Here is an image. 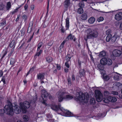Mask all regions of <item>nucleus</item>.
Instances as JSON below:
<instances>
[{
	"label": "nucleus",
	"mask_w": 122,
	"mask_h": 122,
	"mask_svg": "<svg viewBox=\"0 0 122 122\" xmlns=\"http://www.w3.org/2000/svg\"><path fill=\"white\" fill-rule=\"evenodd\" d=\"M51 108L53 110L56 111H58L60 110L64 114L66 117H70L73 116V114L69 111L65 110L63 107H61L60 105H58V106L55 104H52Z\"/></svg>",
	"instance_id": "nucleus-1"
},
{
	"label": "nucleus",
	"mask_w": 122,
	"mask_h": 122,
	"mask_svg": "<svg viewBox=\"0 0 122 122\" xmlns=\"http://www.w3.org/2000/svg\"><path fill=\"white\" fill-rule=\"evenodd\" d=\"M87 39H91L97 38L98 36V31L97 28H88L86 31Z\"/></svg>",
	"instance_id": "nucleus-2"
},
{
	"label": "nucleus",
	"mask_w": 122,
	"mask_h": 122,
	"mask_svg": "<svg viewBox=\"0 0 122 122\" xmlns=\"http://www.w3.org/2000/svg\"><path fill=\"white\" fill-rule=\"evenodd\" d=\"M67 93L66 92H59L57 93V96L58 99V101L61 102L63 99L66 100L72 99L73 97L69 95H67Z\"/></svg>",
	"instance_id": "nucleus-3"
},
{
	"label": "nucleus",
	"mask_w": 122,
	"mask_h": 122,
	"mask_svg": "<svg viewBox=\"0 0 122 122\" xmlns=\"http://www.w3.org/2000/svg\"><path fill=\"white\" fill-rule=\"evenodd\" d=\"M77 93L79 94L78 97H77V98L80 102L87 103L89 97V96L87 94H85L81 92H80Z\"/></svg>",
	"instance_id": "nucleus-4"
},
{
	"label": "nucleus",
	"mask_w": 122,
	"mask_h": 122,
	"mask_svg": "<svg viewBox=\"0 0 122 122\" xmlns=\"http://www.w3.org/2000/svg\"><path fill=\"white\" fill-rule=\"evenodd\" d=\"M4 111L7 114L9 115H12L13 112L12 105L11 103L6 105L4 107Z\"/></svg>",
	"instance_id": "nucleus-5"
},
{
	"label": "nucleus",
	"mask_w": 122,
	"mask_h": 122,
	"mask_svg": "<svg viewBox=\"0 0 122 122\" xmlns=\"http://www.w3.org/2000/svg\"><path fill=\"white\" fill-rule=\"evenodd\" d=\"M20 107L23 113L26 112V108H28L30 107V103L28 101H25L24 102H20Z\"/></svg>",
	"instance_id": "nucleus-6"
},
{
	"label": "nucleus",
	"mask_w": 122,
	"mask_h": 122,
	"mask_svg": "<svg viewBox=\"0 0 122 122\" xmlns=\"http://www.w3.org/2000/svg\"><path fill=\"white\" fill-rule=\"evenodd\" d=\"M119 36L117 35V33H115L114 35L112 37V35H109L106 37V40L107 42L110 41L112 43L115 42L117 38H119Z\"/></svg>",
	"instance_id": "nucleus-7"
},
{
	"label": "nucleus",
	"mask_w": 122,
	"mask_h": 122,
	"mask_svg": "<svg viewBox=\"0 0 122 122\" xmlns=\"http://www.w3.org/2000/svg\"><path fill=\"white\" fill-rule=\"evenodd\" d=\"M95 93L96 100L98 102L101 101L103 97L101 92L98 90H96L95 91Z\"/></svg>",
	"instance_id": "nucleus-8"
},
{
	"label": "nucleus",
	"mask_w": 122,
	"mask_h": 122,
	"mask_svg": "<svg viewBox=\"0 0 122 122\" xmlns=\"http://www.w3.org/2000/svg\"><path fill=\"white\" fill-rule=\"evenodd\" d=\"M103 100L105 103H107L109 102H115L117 101V98L115 97L109 96L103 99Z\"/></svg>",
	"instance_id": "nucleus-9"
},
{
	"label": "nucleus",
	"mask_w": 122,
	"mask_h": 122,
	"mask_svg": "<svg viewBox=\"0 0 122 122\" xmlns=\"http://www.w3.org/2000/svg\"><path fill=\"white\" fill-rule=\"evenodd\" d=\"M122 53V51L118 49H115L112 51V54L113 56H119Z\"/></svg>",
	"instance_id": "nucleus-10"
},
{
	"label": "nucleus",
	"mask_w": 122,
	"mask_h": 122,
	"mask_svg": "<svg viewBox=\"0 0 122 122\" xmlns=\"http://www.w3.org/2000/svg\"><path fill=\"white\" fill-rule=\"evenodd\" d=\"M115 20L119 21L122 19V12H120L116 14L115 15Z\"/></svg>",
	"instance_id": "nucleus-11"
},
{
	"label": "nucleus",
	"mask_w": 122,
	"mask_h": 122,
	"mask_svg": "<svg viewBox=\"0 0 122 122\" xmlns=\"http://www.w3.org/2000/svg\"><path fill=\"white\" fill-rule=\"evenodd\" d=\"M41 94V97L44 101L46 100V98L48 97V94L47 92L44 90H42Z\"/></svg>",
	"instance_id": "nucleus-12"
},
{
	"label": "nucleus",
	"mask_w": 122,
	"mask_h": 122,
	"mask_svg": "<svg viewBox=\"0 0 122 122\" xmlns=\"http://www.w3.org/2000/svg\"><path fill=\"white\" fill-rule=\"evenodd\" d=\"M18 105H16L14 107V112L16 114L19 113L20 112L21 109L19 107V109L18 107Z\"/></svg>",
	"instance_id": "nucleus-13"
},
{
	"label": "nucleus",
	"mask_w": 122,
	"mask_h": 122,
	"mask_svg": "<svg viewBox=\"0 0 122 122\" xmlns=\"http://www.w3.org/2000/svg\"><path fill=\"white\" fill-rule=\"evenodd\" d=\"M113 76V78L115 80H117L119 79L120 74L117 73L113 72L112 74Z\"/></svg>",
	"instance_id": "nucleus-14"
},
{
	"label": "nucleus",
	"mask_w": 122,
	"mask_h": 122,
	"mask_svg": "<svg viewBox=\"0 0 122 122\" xmlns=\"http://www.w3.org/2000/svg\"><path fill=\"white\" fill-rule=\"evenodd\" d=\"M69 18L67 17L66 20V24L65 27L66 30H67L68 29L69 27Z\"/></svg>",
	"instance_id": "nucleus-15"
},
{
	"label": "nucleus",
	"mask_w": 122,
	"mask_h": 122,
	"mask_svg": "<svg viewBox=\"0 0 122 122\" xmlns=\"http://www.w3.org/2000/svg\"><path fill=\"white\" fill-rule=\"evenodd\" d=\"M7 53V51L6 49H5L3 50L0 55V56H1V59H3L4 57Z\"/></svg>",
	"instance_id": "nucleus-16"
},
{
	"label": "nucleus",
	"mask_w": 122,
	"mask_h": 122,
	"mask_svg": "<svg viewBox=\"0 0 122 122\" xmlns=\"http://www.w3.org/2000/svg\"><path fill=\"white\" fill-rule=\"evenodd\" d=\"M107 59L105 58H102L100 61L101 64L102 65H105L107 64Z\"/></svg>",
	"instance_id": "nucleus-17"
},
{
	"label": "nucleus",
	"mask_w": 122,
	"mask_h": 122,
	"mask_svg": "<svg viewBox=\"0 0 122 122\" xmlns=\"http://www.w3.org/2000/svg\"><path fill=\"white\" fill-rule=\"evenodd\" d=\"M95 21V18L93 17H90L88 20V22L91 24H93Z\"/></svg>",
	"instance_id": "nucleus-18"
},
{
	"label": "nucleus",
	"mask_w": 122,
	"mask_h": 122,
	"mask_svg": "<svg viewBox=\"0 0 122 122\" xmlns=\"http://www.w3.org/2000/svg\"><path fill=\"white\" fill-rule=\"evenodd\" d=\"M70 3V0H66L64 3V5L67 8L69 6Z\"/></svg>",
	"instance_id": "nucleus-19"
},
{
	"label": "nucleus",
	"mask_w": 122,
	"mask_h": 122,
	"mask_svg": "<svg viewBox=\"0 0 122 122\" xmlns=\"http://www.w3.org/2000/svg\"><path fill=\"white\" fill-rule=\"evenodd\" d=\"M85 71L84 69H81L80 71L79 74L81 76H84L85 74Z\"/></svg>",
	"instance_id": "nucleus-20"
},
{
	"label": "nucleus",
	"mask_w": 122,
	"mask_h": 122,
	"mask_svg": "<svg viewBox=\"0 0 122 122\" xmlns=\"http://www.w3.org/2000/svg\"><path fill=\"white\" fill-rule=\"evenodd\" d=\"M44 77V75L40 73L37 75V79H43Z\"/></svg>",
	"instance_id": "nucleus-21"
},
{
	"label": "nucleus",
	"mask_w": 122,
	"mask_h": 122,
	"mask_svg": "<svg viewBox=\"0 0 122 122\" xmlns=\"http://www.w3.org/2000/svg\"><path fill=\"white\" fill-rule=\"evenodd\" d=\"M74 36L71 34H70L66 38V41H67L69 40H72L73 39Z\"/></svg>",
	"instance_id": "nucleus-22"
},
{
	"label": "nucleus",
	"mask_w": 122,
	"mask_h": 122,
	"mask_svg": "<svg viewBox=\"0 0 122 122\" xmlns=\"http://www.w3.org/2000/svg\"><path fill=\"white\" fill-rule=\"evenodd\" d=\"M87 18V14L86 13H84L81 16V18L83 20H86Z\"/></svg>",
	"instance_id": "nucleus-23"
},
{
	"label": "nucleus",
	"mask_w": 122,
	"mask_h": 122,
	"mask_svg": "<svg viewBox=\"0 0 122 122\" xmlns=\"http://www.w3.org/2000/svg\"><path fill=\"white\" fill-rule=\"evenodd\" d=\"M71 57V55L69 54H67L66 56V60L67 62L69 61Z\"/></svg>",
	"instance_id": "nucleus-24"
},
{
	"label": "nucleus",
	"mask_w": 122,
	"mask_h": 122,
	"mask_svg": "<svg viewBox=\"0 0 122 122\" xmlns=\"http://www.w3.org/2000/svg\"><path fill=\"white\" fill-rule=\"evenodd\" d=\"M46 61L48 63L51 62L53 60V58L50 57H48L46 58Z\"/></svg>",
	"instance_id": "nucleus-25"
},
{
	"label": "nucleus",
	"mask_w": 122,
	"mask_h": 122,
	"mask_svg": "<svg viewBox=\"0 0 122 122\" xmlns=\"http://www.w3.org/2000/svg\"><path fill=\"white\" fill-rule=\"evenodd\" d=\"M106 53L104 51H103L100 52L99 56L100 57H104L106 56Z\"/></svg>",
	"instance_id": "nucleus-26"
},
{
	"label": "nucleus",
	"mask_w": 122,
	"mask_h": 122,
	"mask_svg": "<svg viewBox=\"0 0 122 122\" xmlns=\"http://www.w3.org/2000/svg\"><path fill=\"white\" fill-rule=\"evenodd\" d=\"M110 76L109 75H103V77L104 79L105 80H109L110 78Z\"/></svg>",
	"instance_id": "nucleus-27"
},
{
	"label": "nucleus",
	"mask_w": 122,
	"mask_h": 122,
	"mask_svg": "<svg viewBox=\"0 0 122 122\" xmlns=\"http://www.w3.org/2000/svg\"><path fill=\"white\" fill-rule=\"evenodd\" d=\"M112 60L109 59H107V64L108 65H111L112 64Z\"/></svg>",
	"instance_id": "nucleus-28"
},
{
	"label": "nucleus",
	"mask_w": 122,
	"mask_h": 122,
	"mask_svg": "<svg viewBox=\"0 0 122 122\" xmlns=\"http://www.w3.org/2000/svg\"><path fill=\"white\" fill-rule=\"evenodd\" d=\"M39 51H37V52L35 55V56H40L42 52V50H40Z\"/></svg>",
	"instance_id": "nucleus-29"
},
{
	"label": "nucleus",
	"mask_w": 122,
	"mask_h": 122,
	"mask_svg": "<svg viewBox=\"0 0 122 122\" xmlns=\"http://www.w3.org/2000/svg\"><path fill=\"white\" fill-rule=\"evenodd\" d=\"M43 44V43L42 42H41L39 43L38 45V47L37 51H39L40 49V48L41 47Z\"/></svg>",
	"instance_id": "nucleus-30"
},
{
	"label": "nucleus",
	"mask_w": 122,
	"mask_h": 122,
	"mask_svg": "<svg viewBox=\"0 0 122 122\" xmlns=\"http://www.w3.org/2000/svg\"><path fill=\"white\" fill-rule=\"evenodd\" d=\"M66 40H64L63 41V42L61 44L60 46V49L61 50V49H62L64 46V45L65 43H66Z\"/></svg>",
	"instance_id": "nucleus-31"
},
{
	"label": "nucleus",
	"mask_w": 122,
	"mask_h": 122,
	"mask_svg": "<svg viewBox=\"0 0 122 122\" xmlns=\"http://www.w3.org/2000/svg\"><path fill=\"white\" fill-rule=\"evenodd\" d=\"M83 12V10L82 8H79L78 10V12L80 14L82 13Z\"/></svg>",
	"instance_id": "nucleus-32"
},
{
	"label": "nucleus",
	"mask_w": 122,
	"mask_h": 122,
	"mask_svg": "<svg viewBox=\"0 0 122 122\" xmlns=\"http://www.w3.org/2000/svg\"><path fill=\"white\" fill-rule=\"evenodd\" d=\"M11 3L10 2H8L7 6L6 7V8L7 10H9L11 7Z\"/></svg>",
	"instance_id": "nucleus-33"
},
{
	"label": "nucleus",
	"mask_w": 122,
	"mask_h": 122,
	"mask_svg": "<svg viewBox=\"0 0 122 122\" xmlns=\"http://www.w3.org/2000/svg\"><path fill=\"white\" fill-rule=\"evenodd\" d=\"M79 6L81 8L83 7L84 6V4L83 2L81 1L79 4Z\"/></svg>",
	"instance_id": "nucleus-34"
},
{
	"label": "nucleus",
	"mask_w": 122,
	"mask_h": 122,
	"mask_svg": "<svg viewBox=\"0 0 122 122\" xmlns=\"http://www.w3.org/2000/svg\"><path fill=\"white\" fill-rule=\"evenodd\" d=\"M23 119L25 121H27L29 120V118L27 116L24 115L23 116Z\"/></svg>",
	"instance_id": "nucleus-35"
},
{
	"label": "nucleus",
	"mask_w": 122,
	"mask_h": 122,
	"mask_svg": "<svg viewBox=\"0 0 122 122\" xmlns=\"http://www.w3.org/2000/svg\"><path fill=\"white\" fill-rule=\"evenodd\" d=\"M22 17L25 21L27 19V15L25 14L23 15H22Z\"/></svg>",
	"instance_id": "nucleus-36"
},
{
	"label": "nucleus",
	"mask_w": 122,
	"mask_h": 122,
	"mask_svg": "<svg viewBox=\"0 0 122 122\" xmlns=\"http://www.w3.org/2000/svg\"><path fill=\"white\" fill-rule=\"evenodd\" d=\"M32 30V27L30 25V24H29V26L28 28L27 32L28 33H30L31 31Z\"/></svg>",
	"instance_id": "nucleus-37"
},
{
	"label": "nucleus",
	"mask_w": 122,
	"mask_h": 122,
	"mask_svg": "<svg viewBox=\"0 0 122 122\" xmlns=\"http://www.w3.org/2000/svg\"><path fill=\"white\" fill-rule=\"evenodd\" d=\"M15 63V60L13 58H11L10 60V64L13 65Z\"/></svg>",
	"instance_id": "nucleus-38"
},
{
	"label": "nucleus",
	"mask_w": 122,
	"mask_h": 122,
	"mask_svg": "<svg viewBox=\"0 0 122 122\" xmlns=\"http://www.w3.org/2000/svg\"><path fill=\"white\" fill-rule=\"evenodd\" d=\"M112 32V31L111 30L109 29L106 31V33L107 35V36H108L109 35H111L110 34Z\"/></svg>",
	"instance_id": "nucleus-39"
},
{
	"label": "nucleus",
	"mask_w": 122,
	"mask_h": 122,
	"mask_svg": "<svg viewBox=\"0 0 122 122\" xmlns=\"http://www.w3.org/2000/svg\"><path fill=\"white\" fill-rule=\"evenodd\" d=\"M90 103L91 104H94L95 103V101L94 98H92L90 100Z\"/></svg>",
	"instance_id": "nucleus-40"
},
{
	"label": "nucleus",
	"mask_w": 122,
	"mask_h": 122,
	"mask_svg": "<svg viewBox=\"0 0 122 122\" xmlns=\"http://www.w3.org/2000/svg\"><path fill=\"white\" fill-rule=\"evenodd\" d=\"M104 20V18L103 17H100L97 19V21L98 22L102 21Z\"/></svg>",
	"instance_id": "nucleus-41"
},
{
	"label": "nucleus",
	"mask_w": 122,
	"mask_h": 122,
	"mask_svg": "<svg viewBox=\"0 0 122 122\" xmlns=\"http://www.w3.org/2000/svg\"><path fill=\"white\" fill-rule=\"evenodd\" d=\"M21 32V35L22 36H23L25 33V30L24 29H22L20 31Z\"/></svg>",
	"instance_id": "nucleus-42"
},
{
	"label": "nucleus",
	"mask_w": 122,
	"mask_h": 122,
	"mask_svg": "<svg viewBox=\"0 0 122 122\" xmlns=\"http://www.w3.org/2000/svg\"><path fill=\"white\" fill-rule=\"evenodd\" d=\"M14 41H12L10 45V47H12L14 45Z\"/></svg>",
	"instance_id": "nucleus-43"
},
{
	"label": "nucleus",
	"mask_w": 122,
	"mask_h": 122,
	"mask_svg": "<svg viewBox=\"0 0 122 122\" xmlns=\"http://www.w3.org/2000/svg\"><path fill=\"white\" fill-rule=\"evenodd\" d=\"M67 81H68V84L69 85H71V79L70 78L68 77L67 79Z\"/></svg>",
	"instance_id": "nucleus-44"
},
{
	"label": "nucleus",
	"mask_w": 122,
	"mask_h": 122,
	"mask_svg": "<svg viewBox=\"0 0 122 122\" xmlns=\"http://www.w3.org/2000/svg\"><path fill=\"white\" fill-rule=\"evenodd\" d=\"M115 84L117 86V87H119V86H122V84L119 82H117L115 83Z\"/></svg>",
	"instance_id": "nucleus-45"
},
{
	"label": "nucleus",
	"mask_w": 122,
	"mask_h": 122,
	"mask_svg": "<svg viewBox=\"0 0 122 122\" xmlns=\"http://www.w3.org/2000/svg\"><path fill=\"white\" fill-rule=\"evenodd\" d=\"M5 7V6L4 5L2 4H1L0 5V10H3Z\"/></svg>",
	"instance_id": "nucleus-46"
},
{
	"label": "nucleus",
	"mask_w": 122,
	"mask_h": 122,
	"mask_svg": "<svg viewBox=\"0 0 122 122\" xmlns=\"http://www.w3.org/2000/svg\"><path fill=\"white\" fill-rule=\"evenodd\" d=\"M112 94L114 95H117L118 94V93L116 92L112 91Z\"/></svg>",
	"instance_id": "nucleus-47"
},
{
	"label": "nucleus",
	"mask_w": 122,
	"mask_h": 122,
	"mask_svg": "<svg viewBox=\"0 0 122 122\" xmlns=\"http://www.w3.org/2000/svg\"><path fill=\"white\" fill-rule=\"evenodd\" d=\"M87 2L88 3L90 4H92L94 5H95V3L94 2H93L91 0H88Z\"/></svg>",
	"instance_id": "nucleus-48"
},
{
	"label": "nucleus",
	"mask_w": 122,
	"mask_h": 122,
	"mask_svg": "<svg viewBox=\"0 0 122 122\" xmlns=\"http://www.w3.org/2000/svg\"><path fill=\"white\" fill-rule=\"evenodd\" d=\"M6 24V21L5 20H4L1 23V25L3 26Z\"/></svg>",
	"instance_id": "nucleus-49"
},
{
	"label": "nucleus",
	"mask_w": 122,
	"mask_h": 122,
	"mask_svg": "<svg viewBox=\"0 0 122 122\" xmlns=\"http://www.w3.org/2000/svg\"><path fill=\"white\" fill-rule=\"evenodd\" d=\"M104 94L105 96H107L109 95V93L108 92L106 91L104 92Z\"/></svg>",
	"instance_id": "nucleus-50"
},
{
	"label": "nucleus",
	"mask_w": 122,
	"mask_h": 122,
	"mask_svg": "<svg viewBox=\"0 0 122 122\" xmlns=\"http://www.w3.org/2000/svg\"><path fill=\"white\" fill-rule=\"evenodd\" d=\"M1 81H2L4 84H5V76H3V77L2 79L1 80Z\"/></svg>",
	"instance_id": "nucleus-51"
},
{
	"label": "nucleus",
	"mask_w": 122,
	"mask_h": 122,
	"mask_svg": "<svg viewBox=\"0 0 122 122\" xmlns=\"http://www.w3.org/2000/svg\"><path fill=\"white\" fill-rule=\"evenodd\" d=\"M35 67H33L32 68H31L29 71V72H32L34 70V69H35Z\"/></svg>",
	"instance_id": "nucleus-52"
},
{
	"label": "nucleus",
	"mask_w": 122,
	"mask_h": 122,
	"mask_svg": "<svg viewBox=\"0 0 122 122\" xmlns=\"http://www.w3.org/2000/svg\"><path fill=\"white\" fill-rule=\"evenodd\" d=\"M35 7V5L32 4L31 6V10H33Z\"/></svg>",
	"instance_id": "nucleus-53"
},
{
	"label": "nucleus",
	"mask_w": 122,
	"mask_h": 122,
	"mask_svg": "<svg viewBox=\"0 0 122 122\" xmlns=\"http://www.w3.org/2000/svg\"><path fill=\"white\" fill-rule=\"evenodd\" d=\"M68 62H66L65 63V65L68 68H69V65L67 63Z\"/></svg>",
	"instance_id": "nucleus-54"
},
{
	"label": "nucleus",
	"mask_w": 122,
	"mask_h": 122,
	"mask_svg": "<svg viewBox=\"0 0 122 122\" xmlns=\"http://www.w3.org/2000/svg\"><path fill=\"white\" fill-rule=\"evenodd\" d=\"M3 72L1 70H0V77H1L3 75Z\"/></svg>",
	"instance_id": "nucleus-55"
},
{
	"label": "nucleus",
	"mask_w": 122,
	"mask_h": 122,
	"mask_svg": "<svg viewBox=\"0 0 122 122\" xmlns=\"http://www.w3.org/2000/svg\"><path fill=\"white\" fill-rule=\"evenodd\" d=\"M28 7V5L27 4H26L24 6V9L25 10L27 9Z\"/></svg>",
	"instance_id": "nucleus-56"
},
{
	"label": "nucleus",
	"mask_w": 122,
	"mask_h": 122,
	"mask_svg": "<svg viewBox=\"0 0 122 122\" xmlns=\"http://www.w3.org/2000/svg\"><path fill=\"white\" fill-rule=\"evenodd\" d=\"M20 16V15H17V18L16 19V20H15V21H17L19 19Z\"/></svg>",
	"instance_id": "nucleus-57"
},
{
	"label": "nucleus",
	"mask_w": 122,
	"mask_h": 122,
	"mask_svg": "<svg viewBox=\"0 0 122 122\" xmlns=\"http://www.w3.org/2000/svg\"><path fill=\"white\" fill-rule=\"evenodd\" d=\"M72 80V81H74L75 80V77L74 75H72L71 76Z\"/></svg>",
	"instance_id": "nucleus-58"
},
{
	"label": "nucleus",
	"mask_w": 122,
	"mask_h": 122,
	"mask_svg": "<svg viewBox=\"0 0 122 122\" xmlns=\"http://www.w3.org/2000/svg\"><path fill=\"white\" fill-rule=\"evenodd\" d=\"M47 117L48 118H52V116L50 114H48L47 115Z\"/></svg>",
	"instance_id": "nucleus-59"
},
{
	"label": "nucleus",
	"mask_w": 122,
	"mask_h": 122,
	"mask_svg": "<svg viewBox=\"0 0 122 122\" xmlns=\"http://www.w3.org/2000/svg\"><path fill=\"white\" fill-rule=\"evenodd\" d=\"M57 68L58 70H60L61 69V67L60 65L58 64L57 65Z\"/></svg>",
	"instance_id": "nucleus-60"
},
{
	"label": "nucleus",
	"mask_w": 122,
	"mask_h": 122,
	"mask_svg": "<svg viewBox=\"0 0 122 122\" xmlns=\"http://www.w3.org/2000/svg\"><path fill=\"white\" fill-rule=\"evenodd\" d=\"M120 28L121 30H122V22L120 24Z\"/></svg>",
	"instance_id": "nucleus-61"
},
{
	"label": "nucleus",
	"mask_w": 122,
	"mask_h": 122,
	"mask_svg": "<svg viewBox=\"0 0 122 122\" xmlns=\"http://www.w3.org/2000/svg\"><path fill=\"white\" fill-rule=\"evenodd\" d=\"M61 30L62 32L64 33L65 31V30L63 29V28L62 27L61 28Z\"/></svg>",
	"instance_id": "nucleus-62"
},
{
	"label": "nucleus",
	"mask_w": 122,
	"mask_h": 122,
	"mask_svg": "<svg viewBox=\"0 0 122 122\" xmlns=\"http://www.w3.org/2000/svg\"><path fill=\"white\" fill-rule=\"evenodd\" d=\"M64 71L66 72H67L68 71V69H67L65 68L64 70Z\"/></svg>",
	"instance_id": "nucleus-63"
},
{
	"label": "nucleus",
	"mask_w": 122,
	"mask_h": 122,
	"mask_svg": "<svg viewBox=\"0 0 122 122\" xmlns=\"http://www.w3.org/2000/svg\"><path fill=\"white\" fill-rule=\"evenodd\" d=\"M4 112L3 110H0V114L2 113H3Z\"/></svg>",
	"instance_id": "nucleus-64"
}]
</instances>
